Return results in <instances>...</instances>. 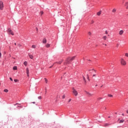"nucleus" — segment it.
<instances>
[{"label":"nucleus","instance_id":"2f4dec72","mask_svg":"<svg viewBox=\"0 0 128 128\" xmlns=\"http://www.w3.org/2000/svg\"><path fill=\"white\" fill-rule=\"evenodd\" d=\"M105 34H108V30H106Z\"/></svg>","mask_w":128,"mask_h":128},{"label":"nucleus","instance_id":"412c9836","mask_svg":"<svg viewBox=\"0 0 128 128\" xmlns=\"http://www.w3.org/2000/svg\"><path fill=\"white\" fill-rule=\"evenodd\" d=\"M14 82H18V80L15 79L14 80Z\"/></svg>","mask_w":128,"mask_h":128},{"label":"nucleus","instance_id":"4be33fe9","mask_svg":"<svg viewBox=\"0 0 128 128\" xmlns=\"http://www.w3.org/2000/svg\"><path fill=\"white\" fill-rule=\"evenodd\" d=\"M88 36H92V32H88Z\"/></svg>","mask_w":128,"mask_h":128},{"label":"nucleus","instance_id":"58836bf2","mask_svg":"<svg viewBox=\"0 0 128 128\" xmlns=\"http://www.w3.org/2000/svg\"><path fill=\"white\" fill-rule=\"evenodd\" d=\"M0 56H2V53L0 52Z\"/></svg>","mask_w":128,"mask_h":128},{"label":"nucleus","instance_id":"5701e85b","mask_svg":"<svg viewBox=\"0 0 128 128\" xmlns=\"http://www.w3.org/2000/svg\"><path fill=\"white\" fill-rule=\"evenodd\" d=\"M83 80H84L85 82H86V78H84V76H83Z\"/></svg>","mask_w":128,"mask_h":128},{"label":"nucleus","instance_id":"a211bd4d","mask_svg":"<svg viewBox=\"0 0 128 128\" xmlns=\"http://www.w3.org/2000/svg\"><path fill=\"white\" fill-rule=\"evenodd\" d=\"M4 92H8V90H7V89H5V90H4Z\"/></svg>","mask_w":128,"mask_h":128},{"label":"nucleus","instance_id":"9b49d317","mask_svg":"<svg viewBox=\"0 0 128 128\" xmlns=\"http://www.w3.org/2000/svg\"><path fill=\"white\" fill-rule=\"evenodd\" d=\"M28 56H29V58L32 60L34 58V56L32 55L29 54Z\"/></svg>","mask_w":128,"mask_h":128},{"label":"nucleus","instance_id":"4468645a","mask_svg":"<svg viewBox=\"0 0 128 128\" xmlns=\"http://www.w3.org/2000/svg\"><path fill=\"white\" fill-rule=\"evenodd\" d=\"M13 70H18V68L16 67V66H14L13 67Z\"/></svg>","mask_w":128,"mask_h":128},{"label":"nucleus","instance_id":"a878e982","mask_svg":"<svg viewBox=\"0 0 128 128\" xmlns=\"http://www.w3.org/2000/svg\"><path fill=\"white\" fill-rule=\"evenodd\" d=\"M62 98H66V95H63L62 96Z\"/></svg>","mask_w":128,"mask_h":128},{"label":"nucleus","instance_id":"79ce46f5","mask_svg":"<svg viewBox=\"0 0 128 128\" xmlns=\"http://www.w3.org/2000/svg\"><path fill=\"white\" fill-rule=\"evenodd\" d=\"M126 112H127V114H128V110H126Z\"/></svg>","mask_w":128,"mask_h":128},{"label":"nucleus","instance_id":"7c9ffc66","mask_svg":"<svg viewBox=\"0 0 128 128\" xmlns=\"http://www.w3.org/2000/svg\"><path fill=\"white\" fill-rule=\"evenodd\" d=\"M125 56H126L128 57V53L125 54Z\"/></svg>","mask_w":128,"mask_h":128},{"label":"nucleus","instance_id":"dca6fc26","mask_svg":"<svg viewBox=\"0 0 128 128\" xmlns=\"http://www.w3.org/2000/svg\"><path fill=\"white\" fill-rule=\"evenodd\" d=\"M24 64L25 66H28V62H24Z\"/></svg>","mask_w":128,"mask_h":128},{"label":"nucleus","instance_id":"c03bdc74","mask_svg":"<svg viewBox=\"0 0 128 128\" xmlns=\"http://www.w3.org/2000/svg\"><path fill=\"white\" fill-rule=\"evenodd\" d=\"M33 104H36V102H33Z\"/></svg>","mask_w":128,"mask_h":128},{"label":"nucleus","instance_id":"f03ea898","mask_svg":"<svg viewBox=\"0 0 128 128\" xmlns=\"http://www.w3.org/2000/svg\"><path fill=\"white\" fill-rule=\"evenodd\" d=\"M120 64L122 66H126V62L124 58H122L120 60Z\"/></svg>","mask_w":128,"mask_h":128},{"label":"nucleus","instance_id":"0eeeda50","mask_svg":"<svg viewBox=\"0 0 128 128\" xmlns=\"http://www.w3.org/2000/svg\"><path fill=\"white\" fill-rule=\"evenodd\" d=\"M26 74L28 76H30V70H28V68H26Z\"/></svg>","mask_w":128,"mask_h":128},{"label":"nucleus","instance_id":"49530a36","mask_svg":"<svg viewBox=\"0 0 128 128\" xmlns=\"http://www.w3.org/2000/svg\"><path fill=\"white\" fill-rule=\"evenodd\" d=\"M105 110H106V108H105Z\"/></svg>","mask_w":128,"mask_h":128},{"label":"nucleus","instance_id":"6ab92c4d","mask_svg":"<svg viewBox=\"0 0 128 128\" xmlns=\"http://www.w3.org/2000/svg\"><path fill=\"white\" fill-rule=\"evenodd\" d=\"M44 80H45V82L46 84H48V79H46V78H44Z\"/></svg>","mask_w":128,"mask_h":128},{"label":"nucleus","instance_id":"1a4fd4ad","mask_svg":"<svg viewBox=\"0 0 128 128\" xmlns=\"http://www.w3.org/2000/svg\"><path fill=\"white\" fill-rule=\"evenodd\" d=\"M46 38H44V39H43V40H42V42L44 43V44H46Z\"/></svg>","mask_w":128,"mask_h":128},{"label":"nucleus","instance_id":"603ef678","mask_svg":"<svg viewBox=\"0 0 128 128\" xmlns=\"http://www.w3.org/2000/svg\"><path fill=\"white\" fill-rule=\"evenodd\" d=\"M108 118H110V116H108Z\"/></svg>","mask_w":128,"mask_h":128},{"label":"nucleus","instance_id":"3c124183","mask_svg":"<svg viewBox=\"0 0 128 128\" xmlns=\"http://www.w3.org/2000/svg\"><path fill=\"white\" fill-rule=\"evenodd\" d=\"M89 72H90V70H89Z\"/></svg>","mask_w":128,"mask_h":128},{"label":"nucleus","instance_id":"7ed1b4c3","mask_svg":"<svg viewBox=\"0 0 128 128\" xmlns=\"http://www.w3.org/2000/svg\"><path fill=\"white\" fill-rule=\"evenodd\" d=\"M72 92L75 96H78V91L74 88H72Z\"/></svg>","mask_w":128,"mask_h":128},{"label":"nucleus","instance_id":"f704fd0d","mask_svg":"<svg viewBox=\"0 0 128 128\" xmlns=\"http://www.w3.org/2000/svg\"><path fill=\"white\" fill-rule=\"evenodd\" d=\"M18 46H22V45H20V44H18Z\"/></svg>","mask_w":128,"mask_h":128},{"label":"nucleus","instance_id":"09e8293b","mask_svg":"<svg viewBox=\"0 0 128 128\" xmlns=\"http://www.w3.org/2000/svg\"><path fill=\"white\" fill-rule=\"evenodd\" d=\"M96 86H98V85H96Z\"/></svg>","mask_w":128,"mask_h":128},{"label":"nucleus","instance_id":"f257e3e1","mask_svg":"<svg viewBox=\"0 0 128 128\" xmlns=\"http://www.w3.org/2000/svg\"><path fill=\"white\" fill-rule=\"evenodd\" d=\"M74 58H75L74 56H73L72 58L68 57L67 58V60H66V62H65V64H70V62H72V60H74Z\"/></svg>","mask_w":128,"mask_h":128},{"label":"nucleus","instance_id":"8fccbe9b","mask_svg":"<svg viewBox=\"0 0 128 128\" xmlns=\"http://www.w3.org/2000/svg\"><path fill=\"white\" fill-rule=\"evenodd\" d=\"M36 30H38V28H36Z\"/></svg>","mask_w":128,"mask_h":128},{"label":"nucleus","instance_id":"de8ad7c7","mask_svg":"<svg viewBox=\"0 0 128 128\" xmlns=\"http://www.w3.org/2000/svg\"><path fill=\"white\" fill-rule=\"evenodd\" d=\"M105 46H106V44H105Z\"/></svg>","mask_w":128,"mask_h":128},{"label":"nucleus","instance_id":"39448f33","mask_svg":"<svg viewBox=\"0 0 128 128\" xmlns=\"http://www.w3.org/2000/svg\"><path fill=\"white\" fill-rule=\"evenodd\" d=\"M4 8V2L2 1H0V10Z\"/></svg>","mask_w":128,"mask_h":128},{"label":"nucleus","instance_id":"c756f323","mask_svg":"<svg viewBox=\"0 0 128 128\" xmlns=\"http://www.w3.org/2000/svg\"><path fill=\"white\" fill-rule=\"evenodd\" d=\"M102 98H98V100H102Z\"/></svg>","mask_w":128,"mask_h":128},{"label":"nucleus","instance_id":"72a5a7b5","mask_svg":"<svg viewBox=\"0 0 128 128\" xmlns=\"http://www.w3.org/2000/svg\"><path fill=\"white\" fill-rule=\"evenodd\" d=\"M94 20H92V24H94Z\"/></svg>","mask_w":128,"mask_h":128},{"label":"nucleus","instance_id":"f8f14e48","mask_svg":"<svg viewBox=\"0 0 128 128\" xmlns=\"http://www.w3.org/2000/svg\"><path fill=\"white\" fill-rule=\"evenodd\" d=\"M102 14V11H100L99 12H97V16H100Z\"/></svg>","mask_w":128,"mask_h":128},{"label":"nucleus","instance_id":"ea45409f","mask_svg":"<svg viewBox=\"0 0 128 128\" xmlns=\"http://www.w3.org/2000/svg\"><path fill=\"white\" fill-rule=\"evenodd\" d=\"M14 45H15V46H16V43H14Z\"/></svg>","mask_w":128,"mask_h":128},{"label":"nucleus","instance_id":"9d476101","mask_svg":"<svg viewBox=\"0 0 128 128\" xmlns=\"http://www.w3.org/2000/svg\"><path fill=\"white\" fill-rule=\"evenodd\" d=\"M116 12V8H113V10H112V12H114V14Z\"/></svg>","mask_w":128,"mask_h":128},{"label":"nucleus","instance_id":"4c0bfd02","mask_svg":"<svg viewBox=\"0 0 128 128\" xmlns=\"http://www.w3.org/2000/svg\"><path fill=\"white\" fill-rule=\"evenodd\" d=\"M62 62H59L60 64H62Z\"/></svg>","mask_w":128,"mask_h":128},{"label":"nucleus","instance_id":"ddd939ff","mask_svg":"<svg viewBox=\"0 0 128 128\" xmlns=\"http://www.w3.org/2000/svg\"><path fill=\"white\" fill-rule=\"evenodd\" d=\"M46 48H50V44H47L46 46Z\"/></svg>","mask_w":128,"mask_h":128},{"label":"nucleus","instance_id":"37998d69","mask_svg":"<svg viewBox=\"0 0 128 128\" xmlns=\"http://www.w3.org/2000/svg\"><path fill=\"white\" fill-rule=\"evenodd\" d=\"M122 116H124V114H122Z\"/></svg>","mask_w":128,"mask_h":128},{"label":"nucleus","instance_id":"2eb2a0df","mask_svg":"<svg viewBox=\"0 0 128 128\" xmlns=\"http://www.w3.org/2000/svg\"><path fill=\"white\" fill-rule=\"evenodd\" d=\"M102 38L104 40H106V38H107V37H106V36H104L102 37Z\"/></svg>","mask_w":128,"mask_h":128},{"label":"nucleus","instance_id":"c9c22d12","mask_svg":"<svg viewBox=\"0 0 128 128\" xmlns=\"http://www.w3.org/2000/svg\"><path fill=\"white\" fill-rule=\"evenodd\" d=\"M89 76H88V75H87V78H88V80H89Z\"/></svg>","mask_w":128,"mask_h":128},{"label":"nucleus","instance_id":"c85d7f7f","mask_svg":"<svg viewBox=\"0 0 128 128\" xmlns=\"http://www.w3.org/2000/svg\"><path fill=\"white\" fill-rule=\"evenodd\" d=\"M41 16H42L44 14V12L42 11L40 12Z\"/></svg>","mask_w":128,"mask_h":128},{"label":"nucleus","instance_id":"e433bc0d","mask_svg":"<svg viewBox=\"0 0 128 128\" xmlns=\"http://www.w3.org/2000/svg\"><path fill=\"white\" fill-rule=\"evenodd\" d=\"M72 100V99H70L68 101V102H70Z\"/></svg>","mask_w":128,"mask_h":128},{"label":"nucleus","instance_id":"a18cd8bd","mask_svg":"<svg viewBox=\"0 0 128 128\" xmlns=\"http://www.w3.org/2000/svg\"><path fill=\"white\" fill-rule=\"evenodd\" d=\"M20 108H22V106H20Z\"/></svg>","mask_w":128,"mask_h":128},{"label":"nucleus","instance_id":"cd10ccee","mask_svg":"<svg viewBox=\"0 0 128 128\" xmlns=\"http://www.w3.org/2000/svg\"><path fill=\"white\" fill-rule=\"evenodd\" d=\"M38 100H42V96H40L38 97Z\"/></svg>","mask_w":128,"mask_h":128},{"label":"nucleus","instance_id":"6e6552de","mask_svg":"<svg viewBox=\"0 0 128 128\" xmlns=\"http://www.w3.org/2000/svg\"><path fill=\"white\" fill-rule=\"evenodd\" d=\"M122 34H124V30H121L119 32V34L120 36H122Z\"/></svg>","mask_w":128,"mask_h":128},{"label":"nucleus","instance_id":"aec40b11","mask_svg":"<svg viewBox=\"0 0 128 128\" xmlns=\"http://www.w3.org/2000/svg\"><path fill=\"white\" fill-rule=\"evenodd\" d=\"M126 6H127L126 8H128V2L126 3Z\"/></svg>","mask_w":128,"mask_h":128},{"label":"nucleus","instance_id":"b1692460","mask_svg":"<svg viewBox=\"0 0 128 128\" xmlns=\"http://www.w3.org/2000/svg\"><path fill=\"white\" fill-rule=\"evenodd\" d=\"M104 126H109V124H105Z\"/></svg>","mask_w":128,"mask_h":128},{"label":"nucleus","instance_id":"a19ab883","mask_svg":"<svg viewBox=\"0 0 128 128\" xmlns=\"http://www.w3.org/2000/svg\"><path fill=\"white\" fill-rule=\"evenodd\" d=\"M93 76H96V74H94V75H93Z\"/></svg>","mask_w":128,"mask_h":128},{"label":"nucleus","instance_id":"bb28decb","mask_svg":"<svg viewBox=\"0 0 128 128\" xmlns=\"http://www.w3.org/2000/svg\"><path fill=\"white\" fill-rule=\"evenodd\" d=\"M122 122H124V120H120V124H122Z\"/></svg>","mask_w":128,"mask_h":128},{"label":"nucleus","instance_id":"20e7f679","mask_svg":"<svg viewBox=\"0 0 128 128\" xmlns=\"http://www.w3.org/2000/svg\"><path fill=\"white\" fill-rule=\"evenodd\" d=\"M8 34H12V36H14V32H12V30H10V28H8L7 30Z\"/></svg>","mask_w":128,"mask_h":128},{"label":"nucleus","instance_id":"423d86ee","mask_svg":"<svg viewBox=\"0 0 128 128\" xmlns=\"http://www.w3.org/2000/svg\"><path fill=\"white\" fill-rule=\"evenodd\" d=\"M86 94H87V96H88L90 97V96H93L92 94L91 93H90L86 91L85 92Z\"/></svg>","mask_w":128,"mask_h":128},{"label":"nucleus","instance_id":"473e14b6","mask_svg":"<svg viewBox=\"0 0 128 128\" xmlns=\"http://www.w3.org/2000/svg\"><path fill=\"white\" fill-rule=\"evenodd\" d=\"M10 80H12V78H10Z\"/></svg>","mask_w":128,"mask_h":128},{"label":"nucleus","instance_id":"f3484780","mask_svg":"<svg viewBox=\"0 0 128 128\" xmlns=\"http://www.w3.org/2000/svg\"><path fill=\"white\" fill-rule=\"evenodd\" d=\"M32 48H36V45H32Z\"/></svg>","mask_w":128,"mask_h":128},{"label":"nucleus","instance_id":"393cba45","mask_svg":"<svg viewBox=\"0 0 128 128\" xmlns=\"http://www.w3.org/2000/svg\"><path fill=\"white\" fill-rule=\"evenodd\" d=\"M108 96L110 98H112V94H108Z\"/></svg>","mask_w":128,"mask_h":128}]
</instances>
